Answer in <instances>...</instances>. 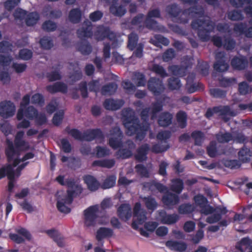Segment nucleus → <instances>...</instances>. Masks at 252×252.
Returning <instances> with one entry per match:
<instances>
[{
    "instance_id": "f257e3e1",
    "label": "nucleus",
    "mask_w": 252,
    "mask_h": 252,
    "mask_svg": "<svg viewBox=\"0 0 252 252\" xmlns=\"http://www.w3.org/2000/svg\"><path fill=\"white\" fill-rule=\"evenodd\" d=\"M56 180L61 185L68 187L66 192L60 191L58 192L57 203V208L60 212L65 214L68 213L70 211V205L73 193H81L82 188L77 183L71 179L65 180L63 176H59Z\"/></svg>"
},
{
    "instance_id": "f03ea898",
    "label": "nucleus",
    "mask_w": 252,
    "mask_h": 252,
    "mask_svg": "<svg viewBox=\"0 0 252 252\" xmlns=\"http://www.w3.org/2000/svg\"><path fill=\"white\" fill-rule=\"evenodd\" d=\"M13 151L12 144H9V149L7 152L8 162L12 164V173L13 174V178L9 180L8 189L11 190L13 186V180L19 177L20 171L27 165L28 162L26 160L33 158L34 155L32 153H27L24 158H20L18 154H15Z\"/></svg>"
},
{
    "instance_id": "7ed1b4c3",
    "label": "nucleus",
    "mask_w": 252,
    "mask_h": 252,
    "mask_svg": "<svg viewBox=\"0 0 252 252\" xmlns=\"http://www.w3.org/2000/svg\"><path fill=\"white\" fill-rule=\"evenodd\" d=\"M134 112L130 109L124 110L122 112V119L124 125L126 129L127 134L131 135L136 134V138L140 140L143 139L148 130L149 126L145 124L142 126L137 123L135 119Z\"/></svg>"
},
{
    "instance_id": "20e7f679",
    "label": "nucleus",
    "mask_w": 252,
    "mask_h": 252,
    "mask_svg": "<svg viewBox=\"0 0 252 252\" xmlns=\"http://www.w3.org/2000/svg\"><path fill=\"white\" fill-rule=\"evenodd\" d=\"M195 10L197 9L195 8ZM188 13L189 15L195 16H198L200 19L194 21L192 23V26L193 29L198 30V34L199 37L203 41H207L210 39V32L214 29V24L210 21L209 18L208 17H202L203 9L200 8L197 11L189 10Z\"/></svg>"
},
{
    "instance_id": "39448f33",
    "label": "nucleus",
    "mask_w": 252,
    "mask_h": 252,
    "mask_svg": "<svg viewBox=\"0 0 252 252\" xmlns=\"http://www.w3.org/2000/svg\"><path fill=\"white\" fill-rule=\"evenodd\" d=\"M30 99V96L28 94L23 97L20 108L17 112V119L20 121L25 117L30 120L35 119L38 123L42 124L46 121L44 115H38L36 110L33 107H29L26 109V106L29 103Z\"/></svg>"
},
{
    "instance_id": "423d86ee",
    "label": "nucleus",
    "mask_w": 252,
    "mask_h": 252,
    "mask_svg": "<svg viewBox=\"0 0 252 252\" xmlns=\"http://www.w3.org/2000/svg\"><path fill=\"white\" fill-rule=\"evenodd\" d=\"M94 36L97 40L104 39L109 40L108 44H105L103 49L104 56L105 58L110 57V44L112 47L115 48L118 46V42H121L122 41L119 40L116 38L114 33L110 32L109 29L100 26L97 28L95 31Z\"/></svg>"
},
{
    "instance_id": "0eeeda50",
    "label": "nucleus",
    "mask_w": 252,
    "mask_h": 252,
    "mask_svg": "<svg viewBox=\"0 0 252 252\" xmlns=\"http://www.w3.org/2000/svg\"><path fill=\"white\" fill-rule=\"evenodd\" d=\"M101 213L98 205H94L89 207L84 211V225L87 227L94 226L98 222L99 223H105V222H101L98 218Z\"/></svg>"
},
{
    "instance_id": "6e6552de",
    "label": "nucleus",
    "mask_w": 252,
    "mask_h": 252,
    "mask_svg": "<svg viewBox=\"0 0 252 252\" xmlns=\"http://www.w3.org/2000/svg\"><path fill=\"white\" fill-rule=\"evenodd\" d=\"M24 135V132L23 131H20L17 133L14 140L15 147H14L12 142L9 140L7 141V148L6 151V154L7 150L9 149V144L11 143L12 144L13 149L15 154H18L20 158H24L25 157L27 154L24 156H21L19 151H27L31 149L32 147L30 146L28 142L23 139Z\"/></svg>"
},
{
    "instance_id": "1a4fd4ad",
    "label": "nucleus",
    "mask_w": 252,
    "mask_h": 252,
    "mask_svg": "<svg viewBox=\"0 0 252 252\" xmlns=\"http://www.w3.org/2000/svg\"><path fill=\"white\" fill-rule=\"evenodd\" d=\"M215 113L220 116L226 121L229 119L230 117L235 116L237 114V112L231 110L228 106H220L215 107L213 109H208L206 113V116L209 118Z\"/></svg>"
},
{
    "instance_id": "9d476101",
    "label": "nucleus",
    "mask_w": 252,
    "mask_h": 252,
    "mask_svg": "<svg viewBox=\"0 0 252 252\" xmlns=\"http://www.w3.org/2000/svg\"><path fill=\"white\" fill-rule=\"evenodd\" d=\"M217 138L218 141L221 143L227 142L232 140L237 143H246L249 142L247 137L242 133H233L232 135L228 133H220L217 135Z\"/></svg>"
},
{
    "instance_id": "9b49d317",
    "label": "nucleus",
    "mask_w": 252,
    "mask_h": 252,
    "mask_svg": "<svg viewBox=\"0 0 252 252\" xmlns=\"http://www.w3.org/2000/svg\"><path fill=\"white\" fill-rule=\"evenodd\" d=\"M133 221L132 222V227L137 229L139 225L142 224L147 220L146 217V212L141 207V204L139 203H136L133 209Z\"/></svg>"
},
{
    "instance_id": "f8f14e48",
    "label": "nucleus",
    "mask_w": 252,
    "mask_h": 252,
    "mask_svg": "<svg viewBox=\"0 0 252 252\" xmlns=\"http://www.w3.org/2000/svg\"><path fill=\"white\" fill-rule=\"evenodd\" d=\"M201 213L206 215H210L207 218V221L209 223H214L220 220V210L219 208L214 209L211 206H206L201 211Z\"/></svg>"
},
{
    "instance_id": "ddd939ff",
    "label": "nucleus",
    "mask_w": 252,
    "mask_h": 252,
    "mask_svg": "<svg viewBox=\"0 0 252 252\" xmlns=\"http://www.w3.org/2000/svg\"><path fill=\"white\" fill-rule=\"evenodd\" d=\"M138 41V36L135 33H131L128 36V47L129 49L132 50L134 48L136 50L133 54V57L141 58L143 55V46L141 44H137Z\"/></svg>"
},
{
    "instance_id": "4468645a",
    "label": "nucleus",
    "mask_w": 252,
    "mask_h": 252,
    "mask_svg": "<svg viewBox=\"0 0 252 252\" xmlns=\"http://www.w3.org/2000/svg\"><path fill=\"white\" fill-rule=\"evenodd\" d=\"M15 105L10 101L0 103V115L4 118L12 117L15 114Z\"/></svg>"
},
{
    "instance_id": "2eb2a0df",
    "label": "nucleus",
    "mask_w": 252,
    "mask_h": 252,
    "mask_svg": "<svg viewBox=\"0 0 252 252\" xmlns=\"http://www.w3.org/2000/svg\"><path fill=\"white\" fill-rule=\"evenodd\" d=\"M122 133L119 127H116L110 131L109 143L113 149H116L121 145Z\"/></svg>"
},
{
    "instance_id": "dca6fc26",
    "label": "nucleus",
    "mask_w": 252,
    "mask_h": 252,
    "mask_svg": "<svg viewBox=\"0 0 252 252\" xmlns=\"http://www.w3.org/2000/svg\"><path fill=\"white\" fill-rule=\"evenodd\" d=\"M179 216L176 214H168L164 211L159 212L158 220L162 223L166 224H173L177 222L179 220Z\"/></svg>"
},
{
    "instance_id": "f3484780",
    "label": "nucleus",
    "mask_w": 252,
    "mask_h": 252,
    "mask_svg": "<svg viewBox=\"0 0 252 252\" xmlns=\"http://www.w3.org/2000/svg\"><path fill=\"white\" fill-rule=\"evenodd\" d=\"M159 16V12L158 10L151 11L146 18L145 21L146 26L149 28L154 30H160V28L158 24L153 20V18L158 17Z\"/></svg>"
},
{
    "instance_id": "a211bd4d",
    "label": "nucleus",
    "mask_w": 252,
    "mask_h": 252,
    "mask_svg": "<svg viewBox=\"0 0 252 252\" xmlns=\"http://www.w3.org/2000/svg\"><path fill=\"white\" fill-rule=\"evenodd\" d=\"M217 62L214 64V68L219 72H223L227 70L228 64L225 62L223 53L220 52L216 55Z\"/></svg>"
},
{
    "instance_id": "6ab92c4d",
    "label": "nucleus",
    "mask_w": 252,
    "mask_h": 252,
    "mask_svg": "<svg viewBox=\"0 0 252 252\" xmlns=\"http://www.w3.org/2000/svg\"><path fill=\"white\" fill-rule=\"evenodd\" d=\"M162 105L159 103H156L153 106V108L151 111H150L149 109H145L143 110L141 113V118L144 121H146L149 113H150L151 118L154 119L156 117L157 113L161 110Z\"/></svg>"
},
{
    "instance_id": "aec40b11",
    "label": "nucleus",
    "mask_w": 252,
    "mask_h": 252,
    "mask_svg": "<svg viewBox=\"0 0 252 252\" xmlns=\"http://www.w3.org/2000/svg\"><path fill=\"white\" fill-rule=\"evenodd\" d=\"M148 88L150 91L156 95L163 90L164 87L161 81L153 78L148 82Z\"/></svg>"
},
{
    "instance_id": "412c9836",
    "label": "nucleus",
    "mask_w": 252,
    "mask_h": 252,
    "mask_svg": "<svg viewBox=\"0 0 252 252\" xmlns=\"http://www.w3.org/2000/svg\"><path fill=\"white\" fill-rule=\"evenodd\" d=\"M117 212L120 218L124 220H127L131 217V207L129 204H124L121 205Z\"/></svg>"
},
{
    "instance_id": "4be33fe9",
    "label": "nucleus",
    "mask_w": 252,
    "mask_h": 252,
    "mask_svg": "<svg viewBox=\"0 0 252 252\" xmlns=\"http://www.w3.org/2000/svg\"><path fill=\"white\" fill-rule=\"evenodd\" d=\"M246 28V27L245 24H237L234 27V32L236 35L244 33L247 37H252V27L250 28L248 31L245 30Z\"/></svg>"
},
{
    "instance_id": "5701e85b",
    "label": "nucleus",
    "mask_w": 252,
    "mask_h": 252,
    "mask_svg": "<svg viewBox=\"0 0 252 252\" xmlns=\"http://www.w3.org/2000/svg\"><path fill=\"white\" fill-rule=\"evenodd\" d=\"M162 201L165 205L170 208L172 206L178 203L179 198L176 194L168 193L163 197Z\"/></svg>"
},
{
    "instance_id": "b1692460",
    "label": "nucleus",
    "mask_w": 252,
    "mask_h": 252,
    "mask_svg": "<svg viewBox=\"0 0 252 252\" xmlns=\"http://www.w3.org/2000/svg\"><path fill=\"white\" fill-rule=\"evenodd\" d=\"M124 104L122 100L106 99L104 102V106L108 110H116L120 108Z\"/></svg>"
},
{
    "instance_id": "393cba45",
    "label": "nucleus",
    "mask_w": 252,
    "mask_h": 252,
    "mask_svg": "<svg viewBox=\"0 0 252 252\" xmlns=\"http://www.w3.org/2000/svg\"><path fill=\"white\" fill-rule=\"evenodd\" d=\"M238 250L241 252L248 250V252H252V240L250 241L248 238H243L236 246Z\"/></svg>"
},
{
    "instance_id": "a878e982",
    "label": "nucleus",
    "mask_w": 252,
    "mask_h": 252,
    "mask_svg": "<svg viewBox=\"0 0 252 252\" xmlns=\"http://www.w3.org/2000/svg\"><path fill=\"white\" fill-rule=\"evenodd\" d=\"M238 157L243 162H249L252 157V151L248 148L244 147L239 152Z\"/></svg>"
},
{
    "instance_id": "bb28decb",
    "label": "nucleus",
    "mask_w": 252,
    "mask_h": 252,
    "mask_svg": "<svg viewBox=\"0 0 252 252\" xmlns=\"http://www.w3.org/2000/svg\"><path fill=\"white\" fill-rule=\"evenodd\" d=\"M47 91L51 93L56 92L65 93L67 91L66 85L61 82H58L53 85H49L47 87Z\"/></svg>"
},
{
    "instance_id": "cd10ccee",
    "label": "nucleus",
    "mask_w": 252,
    "mask_h": 252,
    "mask_svg": "<svg viewBox=\"0 0 252 252\" xmlns=\"http://www.w3.org/2000/svg\"><path fill=\"white\" fill-rule=\"evenodd\" d=\"M166 246L172 250L182 252L187 248L186 244L182 242L176 241H169L166 242Z\"/></svg>"
},
{
    "instance_id": "c85d7f7f",
    "label": "nucleus",
    "mask_w": 252,
    "mask_h": 252,
    "mask_svg": "<svg viewBox=\"0 0 252 252\" xmlns=\"http://www.w3.org/2000/svg\"><path fill=\"white\" fill-rule=\"evenodd\" d=\"M213 40L216 46L220 47L223 45L224 47L228 50L232 49L235 45L234 41L229 39H226L223 43L221 39L219 37H214Z\"/></svg>"
},
{
    "instance_id": "c756f323",
    "label": "nucleus",
    "mask_w": 252,
    "mask_h": 252,
    "mask_svg": "<svg viewBox=\"0 0 252 252\" xmlns=\"http://www.w3.org/2000/svg\"><path fill=\"white\" fill-rule=\"evenodd\" d=\"M84 180L87 184L89 189L92 191H94L98 189L99 184L96 180L91 175H87L84 177Z\"/></svg>"
},
{
    "instance_id": "7c9ffc66",
    "label": "nucleus",
    "mask_w": 252,
    "mask_h": 252,
    "mask_svg": "<svg viewBox=\"0 0 252 252\" xmlns=\"http://www.w3.org/2000/svg\"><path fill=\"white\" fill-rule=\"evenodd\" d=\"M113 233V231L110 228L101 227L96 231V238L98 241H101L103 239L112 236Z\"/></svg>"
},
{
    "instance_id": "2f4dec72",
    "label": "nucleus",
    "mask_w": 252,
    "mask_h": 252,
    "mask_svg": "<svg viewBox=\"0 0 252 252\" xmlns=\"http://www.w3.org/2000/svg\"><path fill=\"white\" fill-rule=\"evenodd\" d=\"M88 24L90 23L87 22L83 24L82 28L78 30L77 33L79 37H88L92 36V27L90 25H88Z\"/></svg>"
},
{
    "instance_id": "473e14b6",
    "label": "nucleus",
    "mask_w": 252,
    "mask_h": 252,
    "mask_svg": "<svg viewBox=\"0 0 252 252\" xmlns=\"http://www.w3.org/2000/svg\"><path fill=\"white\" fill-rule=\"evenodd\" d=\"M102 136L101 132L98 130H89L86 131L83 135V140L91 141L94 138L100 137Z\"/></svg>"
},
{
    "instance_id": "72a5a7b5",
    "label": "nucleus",
    "mask_w": 252,
    "mask_h": 252,
    "mask_svg": "<svg viewBox=\"0 0 252 252\" xmlns=\"http://www.w3.org/2000/svg\"><path fill=\"white\" fill-rule=\"evenodd\" d=\"M172 115L169 113H163L158 119V124L162 126L169 125L172 122Z\"/></svg>"
},
{
    "instance_id": "f704fd0d",
    "label": "nucleus",
    "mask_w": 252,
    "mask_h": 252,
    "mask_svg": "<svg viewBox=\"0 0 252 252\" xmlns=\"http://www.w3.org/2000/svg\"><path fill=\"white\" fill-rule=\"evenodd\" d=\"M81 17V13L80 9L74 8L69 12L68 19L72 23H77L80 21Z\"/></svg>"
},
{
    "instance_id": "c9c22d12",
    "label": "nucleus",
    "mask_w": 252,
    "mask_h": 252,
    "mask_svg": "<svg viewBox=\"0 0 252 252\" xmlns=\"http://www.w3.org/2000/svg\"><path fill=\"white\" fill-rule=\"evenodd\" d=\"M247 64V62L244 58H235L231 62L232 66L237 69H244Z\"/></svg>"
},
{
    "instance_id": "e433bc0d",
    "label": "nucleus",
    "mask_w": 252,
    "mask_h": 252,
    "mask_svg": "<svg viewBox=\"0 0 252 252\" xmlns=\"http://www.w3.org/2000/svg\"><path fill=\"white\" fill-rule=\"evenodd\" d=\"M48 234L54 239L59 246L63 247L64 245V240L58 231L51 230L48 231Z\"/></svg>"
},
{
    "instance_id": "4c0bfd02",
    "label": "nucleus",
    "mask_w": 252,
    "mask_h": 252,
    "mask_svg": "<svg viewBox=\"0 0 252 252\" xmlns=\"http://www.w3.org/2000/svg\"><path fill=\"white\" fill-rule=\"evenodd\" d=\"M7 176L8 179L13 178V174L12 173V164L8 162L7 166L0 169V179Z\"/></svg>"
},
{
    "instance_id": "58836bf2",
    "label": "nucleus",
    "mask_w": 252,
    "mask_h": 252,
    "mask_svg": "<svg viewBox=\"0 0 252 252\" xmlns=\"http://www.w3.org/2000/svg\"><path fill=\"white\" fill-rule=\"evenodd\" d=\"M144 186L145 188H149L151 190H153L154 188H156L161 192L166 191L167 190V189L165 186L155 182L147 183L145 184Z\"/></svg>"
},
{
    "instance_id": "ea45409f",
    "label": "nucleus",
    "mask_w": 252,
    "mask_h": 252,
    "mask_svg": "<svg viewBox=\"0 0 252 252\" xmlns=\"http://www.w3.org/2000/svg\"><path fill=\"white\" fill-rule=\"evenodd\" d=\"M149 150L148 145L145 144L141 147L138 150L137 154L136 155V158L139 161H143L146 158V154Z\"/></svg>"
},
{
    "instance_id": "a19ab883",
    "label": "nucleus",
    "mask_w": 252,
    "mask_h": 252,
    "mask_svg": "<svg viewBox=\"0 0 252 252\" xmlns=\"http://www.w3.org/2000/svg\"><path fill=\"white\" fill-rule=\"evenodd\" d=\"M176 119L178 126L184 128L187 125V115L183 111H180L177 114Z\"/></svg>"
},
{
    "instance_id": "79ce46f5",
    "label": "nucleus",
    "mask_w": 252,
    "mask_h": 252,
    "mask_svg": "<svg viewBox=\"0 0 252 252\" xmlns=\"http://www.w3.org/2000/svg\"><path fill=\"white\" fill-rule=\"evenodd\" d=\"M115 164V161L113 159L99 160L94 161L93 165L94 166H98L103 167L111 168Z\"/></svg>"
},
{
    "instance_id": "37998d69",
    "label": "nucleus",
    "mask_w": 252,
    "mask_h": 252,
    "mask_svg": "<svg viewBox=\"0 0 252 252\" xmlns=\"http://www.w3.org/2000/svg\"><path fill=\"white\" fill-rule=\"evenodd\" d=\"M233 4H234L233 2ZM245 4H248L249 6L245 9V11L249 16H252V3L250 2V0H238V3H235L237 7H241Z\"/></svg>"
},
{
    "instance_id": "c03bdc74",
    "label": "nucleus",
    "mask_w": 252,
    "mask_h": 252,
    "mask_svg": "<svg viewBox=\"0 0 252 252\" xmlns=\"http://www.w3.org/2000/svg\"><path fill=\"white\" fill-rule=\"evenodd\" d=\"M117 89V85L115 83L110 84L104 86L101 90L103 95H111L114 93Z\"/></svg>"
},
{
    "instance_id": "a18cd8bd",
    "label": "nucleus",
    "mask_w": 252,
    "mask_h": 252,
    "mask_svg": "<svg viewBox=\"0 0 252 252\" xmlns=\"http://www.w3.org/2000/svg\"><path fill=\"white\" fill-rule=\"evenodd\" d=\"M116 177L115 175L108 176L102 185V188L104 189L113 187L116 184Z\"/></svg>"
},
{
    "instance_id": "49530a36",
    "label": "nucleus",
    "mask_w": 252,
    "mask_h": 252,
    "mask_svg": "<svg viewBox=\"0 0 252 252\" xmlns=\"http://www.w3.org/2000/svg\"><path fill=\"white\" fill-rule=\"evenodd\" d=\"M38 20V14L36 12H32L28 15L26 19V22L28 26H32L36 23Z\"/></svg>"
},
{
    "instance_id": "de8ad7c7",
    "label": "nucleus",
    "mask_w": 252,
    "mask_h": 252,
    "mask_svg": "<svg viewBox=\"0 0 252 252\" xmlns=\"http://www.w3.org/2000/svg\"><path fill=\"white\" fill-rule=\"evenodd\" d=\"M183 188V184L181 180L179 179L174 180L172 182L171 189L174 191L180 193Z\"/></svg>"
},
{
    "instance_id": "09e8293b",
    "label": "nucleus",
    "mask_w": 252,
    "mask_h": 252,
    "mask_svg": "<svg viewBox=\"0 0 252 252\" xmlns=\"http://www.w3.org/2000/svg\"><path fill=\"white\" fill-rule=\"evenodd\" d=\"M126 11V9L121 6L113 5L110 7L111 12L116 16H122L125 14Z\"/></svg>"
},
{
    "instance_id": "8fccbe9b",
    "label": "nucleus",
    "mask_w": 252,
    "mask_h": 252,
    "mask_svg": "<svg viewBox=\"0 0 252 252\" xmlns=\"http://www.w3.org/2000/svg\"><path fill=\"white\" fill-rule=\"evenodd\" d=\"M194 200L196 205L201 208L200 211L206 206H209L208 205H206V199L201 195L195 196L194 198Z\"/></svg>"
},
{
    "instance_id": "3c124183",
    "label": "nucleus",
    "mask_w": 252,
    "mask_h": 252,
    "mask_svg": "<svg viewBox=\"0 0 252 252\" xmlns=\"http://www.w3.org/2000/svg\"><path fill=\"white\" fill-rule=\"evenodd\" d=\"M194 209V207L191 205L183 204L179 207L178 212L181 214H187L192 212Z\"/></svg>"
},
{
    "instance_id": "603ef678",
    "label": "nucleus",
    "mask_w": 252,
    "mask_h": 252,
    "mask_svg": "<svg viewBox=\"0 0 252 252\" xmlns=\"http://www.w3.org/2000/svg\"><path fill=\"white\" fill-rule=\"evenodd\" d=\"M144 202L147 208L149 210H154L157 206V203L155 199L151 197H145Z\"/></svg>"
},
{
    "instance_id": "864d4df0",
    "label": "nucleus",
    "mask_w": 252,
    "mask_h": 252,
    "mask_svg": "<svg viewBox=\"0 0 252 252\" xmlns=\"http://www.w3.org/2000/svg\"><path fill=\"white\" fill-rule=\"evenodd\" d=\"M11 62V59L9 57H6L4 55L0 56V64L2 66L4 69H8Z\"/></svg>"
},
{
    "instance_id": "5fc2aeb1",
    "label": "nucleus",
    "mask_w": 252,
    "mask_h": 252,
    "mask_svg": "<svg viewBox=\"0 0 252 252\" xmlns=\"http://www.w3.org/2000/svg\"><path fill=\"white\" fill-rule=\"evenodd\" d=\"M208 155L211 157H214L217 155L221 154V153H225V152L219 153L216 150V143L211 142L210 146L207 148Z\"/></svg>"
},
{
    "instance_id": "6e6d98bb",
    "label": "nucleus",
    "mask_w": 252,
    "mask_h": 252,
    "mask_svg": "<svg viewBox=\"0 0 252 252\" xmlns=\"http://www.w3.org/2000/svg\"><path fill=\"white\" fill-rule=\"evenodd\" d=\"M168 86L171 90H177L181 86V84L180 80L178 78H170Z\"/></svg>"
},
{
    "instance_id": "4d7b16f0",
    "label": "nucleus",
    "mask_w": 252,
    "mask_h": 252,
    "mask_svg": "<svg viewBox=\"0 0 252 252\" xmlns=\"http://www.w3.org/2000/svg\"><path fill=\"white\" fill-rule=\"evenodd\" d=\"M133 80L137 86H142L145 84V80L144 78L143 75L141 73H135Z\"/></svg>"
},
{
    "instance_id": "13d9d810",
    "label": "nucleus",
    "mask_w": 252,
    "mask_h": 252,
    "mask_svg": "<svg viewBox=\"0 0 252 252\" xmlns=\"http://www.w3.org/2000/svg\"><path fill=\"white\" fill-rule=\"evenodd\" d=\"M170 70L174 75L182 76L185 75L186 68L178 66H172L170 67Z\"/></svg>"
},
{
    "instance_id": "bf43d9fd",
    "label": "nucleus",
    "mask_w": 252,
    "mask_h": 252,
    "mask_svg": "<svg viewBox=\"0 0 252 252\" xmlns=\"http://www.w3.org/2000/svg\"><path fill=\"white\" fill-rule=\"evenodd\" d=\"M40 43L42 48L46 49H50L53 45L52 41L50 38L47 37L42 38Z\"/></svg>"
},
{
    "instance_id": "052dcab7",
    "label": "nucleus",
    "mask_w": 252,
    "mask_h": 252,
    "mask_svg": "<svg viewBox=\"0 0 252 252\" xmlns=\"http://www.w3.org/2000/svg\"><path fill=\"white\" fill-rule=\"evenodd\" d=\"M151 70L157 74L159 75L161 77H164L167 76V73L163 67L158 64H154L151 68Z\"/></svg>"
},
{
    "instance_id": "680f3d73",
    "label": "nucleus",
    "mask_w": 252,
    "mask_h": 252,
    "mask_svg": "<svg viewBox=\"0 0 252 252\" xmlns=\"http://www.w3.org/2000/svg\"><path fill=\"white\" fill-rule=\"evenodd\" d=\"M239 91L241 94H246L252 91V88L244 82L239 84Z\"/></svg>"
},
{
    "instance_id": "e2e57ef3",
    "label": "nucleus",
    "mask_w": 252,
    "mask_h": 252,
    "mask_svg": "<svg viewBox=\"0 0 252 252\" xmlns=\"http://www.w3.org/2000/svg\"><path fill=\"white\" fill-rule=\"evenodd\" d=\"M79 51L84 55H88L92 51L91 45L88 43H82L79 47Z\"/></svg>"
},
{
    "instance_id": "0e129e2a",
    "label": "nucleus",
    "mask_w": 252,
    "mask_h": 252,
    "mask_svg": "<svg viewBox=\"0 0 252 252\" xmlns=\"http://www.w3.org/2000/svg\"><path fill=\"white\" fill-rule=\"evenodd\" d=\"M32 56V52L28 49L21 50L19 52V58L24 60L30 59Z\"/></svg>"
},
{
    "instance_id": "69168bd1",
    "label": "nucleus",
    "mask_w": 252,
    "mask_h": 252,
    "mask_svg": "<svg viewBox=\"0 0 252 252\" xmlns=\"http://www.w3.org/2000/svg\"><path fill=\"white\" fill-rule=\"evenodd\" d=\"M60 146L62 150L65 153H69L71 151V145L68 141L65 139L61 140Z\"/></svg>"
},
{
    "instance_id": "338daca9",
    "label": "nucleus",
    "mask_w": 252,
    "mask_h": 252,
    "mask_svg": "<svg viewBox=\"0 0 252 252\" xmlns=\"http://www.w3.org/2000/svg\"><path fill=\"white\" fill-rule=\"evenodd\" d=\"M192 136L195 140L196 145H200L203 141L204 136L202 132L200 131H195L192 133Z\"/></svg>"
},
{
    "instance_id": "774afa93",
    "label": "nucleus",
    "mask_w": 252,
    "mask_h": 252,
    "mask_svg": "<svg viewBox=\"0 0 252 252\" xmlns=\"http://www.w3.org/2000/svg\"><path fill=\"white\" fill-rule=\"evenodd\" d=\"M56 25L51 21L44 22L42 25L43 29L48 32L54 31L56 29Z\"/></svg>"
}]
</instances>
